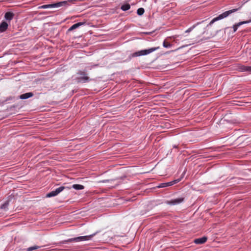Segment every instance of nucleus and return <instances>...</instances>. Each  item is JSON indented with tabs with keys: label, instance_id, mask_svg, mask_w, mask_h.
<instances>
[{
	"label": "nucleus",
	"instance_id": "nucleus-1",
	"mask_svg": "<svg viewBox=\"0 0 251 251\" xmlns=\"http://www.w3.org/2000/svg\"><path fill=\"white\" fill-rule=\"evenodd\" d=\"M98 233V231L96 232L95 233L89 235H86V236H78L76 237L72 238H70L67 240L61 241L58 243H56V245L57 246H60L63 244H66L68 243H71L73 242H82L84 241H88L90 240L93 238L94 236H95L97 233Z\"/></svg>",
	"mask_w": 251,
	"mask_h": 251
},
{
	"label": "nucleus",
	"instance_id": "nucleus-2",
	"mask_svg": "<svg viewBox=\"0 0 251 251\" xmlns=\"http://www.w3.org/2000/svg\"><path fill=\"white\" fill-rule=\"evenodd\" d=\"M159 49V47H152L149 49H144L140 50H138L131 53L129 57L130 58L133 57H136L141 56L147 55L151 53V52L158 50Z\"/></svg>",
	"mask_w": 251,
	"mask_h": 251
},
{
	"label": "nucleus",
	"instance_id": "nucleus-3",
	"mask_svg": "<svg viewBox=\"0 0 251 251\" xmlns=\"http://www.w3.org/2000/svg\"><path fill=\"white\" fill-rule=\"evenodd\" d=\"M239 8H240L232 9L231 10H228V11H225V12L222 13V14L219 15L218 16H217V17H215L214 18H213L210 21V22L209 23V24H208L207 25L206 27H208L209 26H211L213 24H214L215 22H217L218 21L222 20V19H223L224 18H226L228 16H229L231 14L236 12Z\"/></svg>",
	"mask_w": 251,
	"mask_h": 251
},
{
	"label": "nucleus",
	"instance_id": "nucleus-4",
	"mask_svg": "<svg viewBox=\"0 0 251 251\" xmlns=\"http://www.w3.org/2000/svg\"><path fill=\"white\" fill-rule=\"evenodd\" d=\"M71 189V188L69 187H66V186H60L57 188H56L55 190L51 191V192L48 193L46 195L47 198H51L53 197L56 196L58 195L60 193L62 192L64 190H69Z\"/></svg>",
	"mask_w": 251,
	"mask_h": 251
},
{
	"label": "nucleus",
	"instance_id": "nucleus-5",
	"mask_svg": "<svg viewBox=\"0 0 251 251\" xmlns=\"http://www.w3.org/2000/svg\"><path fill=\"white\" fill-rule=\"evenodd\" d=\"M185 174V171H184L183 173H182L180 178H179L178 179L170 181V182L161 183L159 184L158 186H157L156 187L158 188H165V187L172 186V185L179 182L181 180V178L183 177Z\"/></svg>",
	"mask_w": 251,
	"mask_h": 251
},
{
	"label": "nucleus",
	"instance_id": "nucleus-6",
	"mask_svg": "<svg viewBox=\"0 0 251 251\" xmlns=\"http://www.w3.org/2000/svg\"><path fill=\"white\" fill-rule=\"evenodd\" d=\"M75 80L78 83H85L90 82L92 79L88 76H78L75 77Z\"/></svg>",
	"mask_w": 251,
	"mask_h": 251
},
{
	"label": "nucleus",
	"instance_id": "nucleus-7",
	"mask_svg": "<svg viewBox=\"0 0 251 251\" xmlns=\"http://www.w3.org/2000/svg\"><path fill=\"white\" fill-rule=\"evenodd\" d=\"M184 198L180 197L174 199H172L170 201H168L166 203L169 205H175L182 202L184 201Z\"/></svg>",
	"mask_w": 251,
	"mask_h": 251
},
{
	"label": "nucleus",
	"instance_id": "nucleus-8",
	"mask_svg": "<svg viewBox=\"0 0 251 251\" xmlns=\"http://www.w3.org/2000/svg\"><path fill=\"white\" fill-rule=\"evenodd\" d=\"M86 25L85 22H78L72 25L68 29V32L71 31L75 29H76L81 25Z\"/></svg>",
	"mask_w": 251,
	"mask_h": 251
},
{
	"label": "nucleus",
	"instance_id": "nucleus-9",
	"mask_svg": "<svg viewBox=\"0 0 251 251\" xmlns=\"http://www.w3.org/2000/svg\"><path fill=\"white\" fill-rule=\"evenodd\" d=\"M207 238L206 236H203L199 238H196L194 240V242L196 244L201 245L206 242Z\"/></svg>",
	"mask_w": 251,
	"mask_h": 251
},
{
	"label": "nucleus",
	"instance_id": "nucleus-10",
	"mask_svg": "<svg viewBox=\"0 0 251 251\" xmlns=\"http://www.w3.org/2000/svg\"><path fill=\"white\" fill-rule=\"evenodd\" d=\"M8 27V24L5 21H2L0 24V33L5 31Z\"/></svg>",
	"mask_w": 251,
	"mask_h": 251
},
{
	"label": "nucleus",
	"instance_id": "nucleus-11",
	"mask_svg": "<svg viewBox=\"0 0 251 251\" xmlns=\"http://www.w3.org/2000/svg\"><path fill=\"white\" fill-rule=\"evenodd\" d=\"M33 95L34 94L32 92H27L20 95L19 99L21 100H26L33 97Z\"/></svg>",
	"mask_w": 251,
	"mask_h": 251
},
{
	"label": "nucleus",
	"instance_id": "nucleus-12",
	"mask_svg": "<svg viewBox=\"0 0 251 251\" xmlns=\"http://www.w3.org/2000/svg\"><path fill=\"white\" fill-rule=\"evenodd\" d=\"M14 14L11 12L8 11L4 14V19L6 21H10L13 18Z\"/></svg>",
	"mask_w": 251,
	"mask_h": 251
},
{
	"label": "nucleus",
	"instance_id": "nucleus-13",
	"mask_svg": "<svg viewBox=\"0 0 251 251\" xmlns=\"http://www.w3.org/2000/svg\"><path fill=\"white\" fill-rule=\"evenodd\" d=\"M9 201V199L6 200L3 204H1L0 206V209L3 210L4 211H8Z\"/></svg>",
	"mask_w": 251,
	"mask_h": 251
},
{
	"label": "nucleus",
	"instance_id": "nucleus-14",
	"mask_svg": "<svg viewBox=\"0 0 251 251\" xmlns=\"http://www.w3.org/2000/svg\"><path fill=\"white\" fill-rule=\"evenodd\" d=\"M75 0H68L62 1L63 7H68L70 6L72 3H73Z\"/></svg>",
	"mask_w": 251,
	"mask_h": 251
},
{
	"label": "nucleus",
	"instance_id": "nucleus-15",
	"mask_svg": "<svg viewBox=\"0 0 251 251\" xmlns=\"http://www.w3.org/2000/svg\"><path fill=\"white\" fill-rule=\"evenodd\" d=\"M238 70L239 71L241 72H248V66L243 65H240L238 66Z\"/></svg>",
	"mask_w": 251,
	"mask_h": 251
},
{
	"label": "nucleus",
	"instance_id": "nucleus-16",
	"mask_svg": "<svg viewBox=\"0 0 251 251\" xmlns=\"http://www.w3.org/2000/svg\"><path fill=\"white\" fill-rule=\"evenodd\" d=\"M130 8V5L128 3H125L121 6V9L124 11H126Z\"/></svg>",
	"mask_w": 251,
	"mask_h": 251
},
{
	"label": "nucleus",
	"instance_id": "nucleus-17",
	"mask_svg": "<svg viewBox=\"0 0 251 251\" xmlns=\"http://www.w3.org/2000/svg\"><path fill=\"white\" fill-rule=\"evenodd\" d=\"M204 22V21H202L201 22H198L197 23H196V24L194 25L193 26L190 27L188 29H187L186 31H185V32L186 33H189V32H190L191 31H192V30L193 29H194L197 25H199L202 23Z\"/></svg>",
	"mask_w": 251,
	"mask_h": 251
},
{
	"label": "nucleus",
	"instance_id": "nucleus-18",
	"mask_svg": "<svg viewBox=\"0 0 251 251\" xmlns=\"http://www.w3.org/2000/svg\"><path fill=\"white\" fill-rule=\"evenodd\" d=\"M72 188L75 190H79L83 189L84 188V186L81 184H75L72 185Z\"/></svg>",
	"mask_w": 251,
	"mask_h": 251
},
{
	"label": "nucleus",
	"instance_id": "nucleus-19",
	"mask_svg": "<svg viewBox=\"0 0 251 251\" xmlns=\"http://www.w3.org/2000/svg\"><path fill=\"white\" fill-rule=\"evenodd\" d=\"M40 248H41L40 246L35 245V246H33L32 247H28L26 249H25V251H33L35 250L38 249Z\"/></svg>",
	"mask_w": 251,
	"mask_h": 251
},
{
	"label": "nucleus",
	"instance_id": "nucleus-20",
	"mask_svg": "<svg viewBox=\"0 0 251 251\" xmlns=\"http://www.w3.org/2000/svg\"><path fill=\"white\" fill-rule=\"evenodd\" d=\"M53 8H57L60 7H63L62 2L61 1H58L55 3H53Z\"/></svg>",
	"mask_w": 251,
	"mask_h": 251
},
{
	"label": "nucleus",
	"instance_id": "nucleus-21",
	"mask_svg": "<svg viewBox=\"0 0 251 251\" xmlns=\"http://www.w3.org/2000/svg\"><path fill=\"white\" fill-rule=\"evenodd\" d=\"M145 12V10L143 8H139L137 10V14L139 16H142Z\"/></svg>",
	"mask_w": 251,
	"mask_h": 251
},
{
	"label": "nucleus",
	"instance_id": "nucleus-22",
	"mask_svg": "<svg viewBox=\"0 0 251 251\" xmlns=\"http://www.w3.org/2000/svg\"><path fill=\"white\" fill-rule=\"evenodd\" d=\"M163 46L165 48H170L172 47V44L169 42H167L166 40H164L163 42Z\"/></svg>",
	"mask_w": 251,
	"mask_h": 251
},
{
	"label": "nucleus",
	"instance_id": "nucleus-23",
	"mask_svg": "<svg viewBox=\"0 0 251 251\" xmlns=\"http://www.w3.org/2000/svg\"><path fill=\"white\" fill-rule=\"evenodd\" d=\"M41 8L43 9H47V8H52L53 7V4H45L43 5L40 7Z\"/></svg>",
	"mask_w": 251,
	"mask_h": 251
},
{
	"label": "nucleus",
	"instance_id": "nucleus-24",
	"mask_svg": "<svg viewBox=\"0 0 251 251\" xmlns=\"http://www.w3.org/2000/svg\"><path fill=\"white\" fill-rule=\"evenodd\" d=\"M77 75L79 76H87V74L85 72L80 70L77 72Z\"/></svg>",
	"mask_w": 251,
	"mask_h": 251
},
{
	"label": "nucleus",
	"instance_id": "nucleus-25",
	"mask_svg": "<svg viewBox=\"0 0 251 251\" xmlns=\"http://www.w3.org/2000/svg\"><path fill=\"white\" fill-rule=\"evenodd\" d=\"M249 24L248 21H242V22H240L238 23H236V24L237 25H238V27H239L240 26H241L244 24Z\"/></svg>",
	"mask_w": 251,
	"mask_h": 251
},
{
	"label": "nucleus",
	"instance_id": "nucleus-26",
	"mask_svg": "<svg viewBox=\"0 0 251 251\" xmlns=\"http://www.w3.org/2000/svg\"><path fill=\"white\" fill-rule=\"evenodd\" d=\"M238 27H239L238 26V25H237L236 24H235L234 25H233L232 28L233 29V32L234 33L235 32L237 31V30Z\"/></svg>",
	"mask_w": 251,
	"mask_h": 251
},
{
	"label": "nucleus",
	"instance_id": "nucleus-27",
	"mask_svg": "<svg viewBox=\"0 0 251 251\" xmlns=\"http://www.w3.org/2000/svg\"><path fill=\"white\" fill-rule=\"evenodd\" d=\"M248 72L251 73V66H248Z\"/></svg>",
	"mask_w": 251,
	"mask_h": 251
},
{
	"label": "nucleus",
	"instance_id": "nucleus-28",
	"mask_svg": "<svg viewBox=\"0 0 251 251\" xmlns=\"http://www.w3.org/2000/svg\"><path fill=\"white\" fill-rule=\"evenodd\" d=\"M173 147L174 149H178V146L177 145H173Z\"/></svg>",
	"mask_w": 251,
	"mask_h": 251
},
{
	"label": "nucleus",
	"instance_id": "nucleus-29",
	"mask_svg": "<svg viewBox=\"0 0 251 251\" xmlns=\"http://www.w3.org/2000/svg\"><path fill=\"white\" fill-rule=\"evenodd\" d=\"M108 181H109L108 179H105V180H102V182H104V183L107 182Z\"/></svg>",
	"mask_w": 251,
	"mask_h": 251
},
{
	"label": "nucleus",
	"instance_id": "nucleus-30",
	"mask_svg": "<svg viewBox=\"0 0 251 251\" xmlns=\"http://www.w3.org/2000/svg\"><path fill=\"white\" fill-rule=\"evenodd\" d=\"M249 23H251V19L249 20H248Z\"/></svg>",
	"mask_w": 251,
	"mask_h": 251
},
{
	"label": "nucleus",
	"instance_id": "nucleus-31",
	"mask_svg": "<svg viewBox=\"0 0 251 251\" xmlns=\"http://www.w3.org/2000/svg\"><path fill=\"white\" fill-rule=\"evenodd\" d=\"M151 32H146V34H149V35L151 34Z\"/></svg>",
	"mask_w": 251,
	"mask_h": 251
},
{
	"label": "nucleus",
	"instance_id": "nucleus-32",
	"mask_svg": "<svg viewBox=\"0 0 251 251\" xmlns=\"http://www.w3.org/2000/svg\"><path fill=\"white\" fill-rule=\"evenodd\" d=\"M11 100L10 98H7L6 100Z\"/></svg>",
	"mask_w": 251,
	"mask_h": 251
}]
</instances>
